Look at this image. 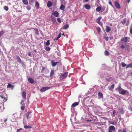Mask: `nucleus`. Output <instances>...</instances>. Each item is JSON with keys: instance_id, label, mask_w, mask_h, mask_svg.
I'll list each match as a JSON object with an SVG mask.
<instances>
[{"instance_id": "obj_53", "label": "nucleus", "mask_w": 132, "mask_h": 132, "mask_svg": "<svg viewBox=\"0 0 132 132\" xmlns=\"http://www.w3.org/2000/svg\"><path fill=\"white\" fill-rule=\"evenodd\" d=\"M31 55V54L30 53H29L28 54V55L29 56H30Z\"/></svg>"}, {"instance_id": "obj_33", "label": "nucleus", "mask_w": 132, "mask_h": 132, "mask_svg": "<svg viewBox=\"0 0 132 132\" xmlns=\"http://www.w3.org/2000/svg\"><path fill=\"white\" fill-rule=\"evenodd\" d=\"M98 95L100 96V97H103V95L100 92H99L98 93Z\"/></svg>"}, {"instance_id": "obj_43", "label": "nucleus", "mask_w": 132, "mask_h": 132, "mask_svg": "<svg viewBox=\"0 0 132 132\" xmlns=\"http://www.w3.org/2000/svg\"><path fill=\"white\" fill-rule=\"evenodd\" d=\"M115 112L114 111H113V114L111 115L112 117H114L115 116V115L114 114Z\"/></svg>"}, {"instance_id": "obj_11", "label": "nucleus", "mask_w": 132, "mask_h": 132, "mask_svg": "<svg viewBox=\"0 0 132 132\" xmlns=\"http://www.w3.org/2000/svg\"><path fill=\"white\" fill-rule=\"evenodd\" d=\"M53 15L56 17H57L59 14L56 11H55L53 13Z\"/></svg>"}, {"instance_id": "obj_54", "label": "nucleus", "mask_w": 132, "mask_h": 132, "mask_svg": "<svg viewBox=\"0 0 132 132\" xmlns=\"http://www.w3.org/2000/svg\"><path fill=\"white\" fill-rule=\"evenodd\" d=\"M58 39L57 38V37L56 38H55L54 39V40H57Z\"/></svg>"}, {"instance_id": "obj_61", "label": "nucleus", "mask_w": 132, "mask_h": 132, "mask_svg": "<svg viewBox=\"0 0 132 132\" xmlns=\"http://www.w3.org/2000/svg\"><path fill=\"white\" fill-rule=\"evenodd\" d=\"M58 39H59L60 37H59L58 36V37H57Z\"/></svg>"}, {"instance_id": "obj_25", "label": "nucleus", "mask_w": 132, "mask_h": 132, "mask_svg": "<svg viewBox=\"0 0 132 132\" xmlns=\"http://www.w3.org/2000/svg\"><path fill=\"white\" fill-rule=\"evenodd\" d=\"M104 54L106 56H108L109 55V52L106 50L104 52Z\"/></svg>"}, {"instance_id": "obj_52", "label": "nucleus", "mask_w": 132, "mask_h": 132, "mask_svg": "<svg viewBox=\"0 0 132 132\" xmlns=\"http://www.w3.org/2000/svg\"><path fill=\"white\" fill-rule=\"evenodd\" d=\"M126 1L128 2V3H129L130 2V0H126Z\"/></svg>"}, {"instance_id": "obj_40", "label": "nucleus", "mask_w": 132, "mask_h": 132, "mask_svg": "<svg viewBox=\"0 0 132 132\" xmlns=\"http://www.w3.org/2000/svg\"><path fill=\"white\" fill-rule=\"evenodd\" d=\"M97 31L98 32L100 33L101 31V29L100 28H97Z\"/></svg>"}, {"instance_id": "obj_20", "label": "nucleus", "mask_w": 132, "mask_h": 132, "mask_svg": "<svg viewBox=\"0 0 132 132\" xmlns=\"http://www.w3.org/2000/svg\"><path fill=\"white\" fill-rule=\"evenodd\" d=\"M101 9V8L100 6L97 7L96 9V11L99 12Z\"/></svg>"}, {"instance_id": "obj_22", "label": "nucleus", "mask_w": 132, "mask_h": 132, "mask_svg": "<svg viewBox=\"0 0 132 132\" xmlns=\"http://www.w3.org/2000/svg\"><path fill=\"white\" fill-rule=\"evenodd\" d=\"M60 8L62 10H63L65 8V7L63 5H61L60 6Z\"/></svg>"}, {"instance_id": "obj_24", "label": "nucleus", "mask_w": 132, "mask_h": 132, "mask_svg": "<svg viewBox=\"0 0 132 132\" xmlns=\"http://www.w3.org/2000/svg\"><path fill=\"white\" fill-rule=\"evenodd\" d=\"M52 20L53 22H55L56 21V18L54 16H52Z\"/></svg>"}, {"instance_id": "obj_57", "label": "nucleus", "mask_w": 132, "mask_h": 132, "mask_svg": "<svg viewBox=\"0 0 132 132\" xmlns=\"http://www.w3.org/2000/svg\"><path fill=\"white\" fill-rule=\"evenodd\" d=\"M105 9V7H104V8H103V9H102V11H103Z\"/></svg>"}, {"instance_id": "obj_14", "label": "nucleus", "mask_w": 132, "mask_h": 132, "mask_svg": "<svg viewBox=\"0 0 132 132\" xmlns=\"http://www.w3.org/2000/svg\"><path fill=\"white\" fill-rule=\"evenodd\" d=\"M51 62L52 65L53 67H55L57 63H58V62H53L52 61H51Z\"/></svg>"}, {"instance_id": "obj_8", "label": "nucleus", "mask_w": 132, "mask_h": 132, "mask_svg": "<svg viewBox=\"0 0 132 132\" xmlns=\"http://www.w3.org/2000/svg\"><path fill=\"white\" fill-rule=\"evenodd\" d=\"M115 130L114 127L113 126H111L109 127V130L110 131H114Z\"/></svg>"}, {"instance_id": "obj_46", "label": "nucleus", "mask_w": 132, "mask_h": 132, "mask_svg": "<svg viewBox=\"0 0 132 132\" xmlns=\"http://www.w3.org/2000/svg\"><path fill=\"white\" fill-rule=\"evenodd\" d=\"M126 130L127 129L126 128H124L122 131V132H126Z\"/></svg>"}, {"instance_id": "obj_38", "label": "nucleus", "mask_w": 132, "mask_h": 132, "mask_svg": "<svg viewBox=\"0 0 132 132\" xmlns=\"http://www.w3.org/2000/svg\"><path fill=\"white\" fill-rule=\"evenodd\" d=\"M102 17H99L97 19V21L99 22L100 20L101 19Z\"/></svg>"}, {"instance_id": "obj_21", "label": "nucleus", "mask_w": 132, "mask_h": 132, "mask_svg": "<svg viewBox=\"0 0 132 132\" xmlns=\"http://www.w3.org/2000/svg\"><path fill=\"white\" fill-rule=\"evenodd\" d=\"M54 74V72L53 70H52L50 73V76L51 77H52Z\"/></svg>"}, {"instance_id": "obj_58", "label": "nucleus", "mask_w": 132, "mask_h": 132, "mask_svg": "<svg viewBox=\"0 0 132 132\" xmlns=\"http://www.w3.org/2000/svg\"><path fill=\"white\" fill-rule=\"evenodd\" d=\"M97 22L99 24H100V22H99L98 21H97Z\"/></svg>"}, {"instance_id": "obj_4", "label": "nucleus", "mask_w": 132, "mask_h": 132, "mask_svg": "<svg viewBox=\"0 0 132 132\" xmlns=\"http://www.w3.org/2000/svg\"><path fill=\"white\" fill-rule=\"evenodd\" d=\"M50 88V87H42L40 90V91L42 92H44Z\"/></svg>"}, {"instance_id": "obj_6", "label": "nucleus", "mask_w": 132, "mask_h": 132, "mask_svg": "<svg viewBox=\"0 0 132 132\" xmlns=\"http://www.w3.org/2000/svg\"><path fill=\"white\" fill-rule=\"evenodd\" d=\"M28 81L31 84L33 83L34 81V80L32 78L29 77L28 79Z\"/></svg>"}, {"instance_id": "obj_27", "label": "nucleus", "mask_w": 132, "mask_h": 132, "mask_svg": "<svg viewBox=\"0 0 132 132\" xmlns=\"http://www.w3.org/2000/svg\"><path fill=\"white\" fill-rule=\"evenodd\" d=\"M130 34H132V24L130 27Z\"/></svg>"}, {"instance_id": "obj_55", "label": "nucleus", "mask_w": 132, "mask_h": 132, "mask_svg": "<svg viewBox=\"0 0 132 132\" xmlns=\"http://www.w3.org/2000/svg\"><path fill=\"white\" fill-rule=\"evenodd\" d=\"M121 131V129H119V130L118 131V132H120V131Z\"/></svg>"}, {"instance_id": "obj_28", "label": "nucleus", "mask_w": 132, "mask_h": 132, "mask_svg": "<svg viewBox=\"0 0 132 132\" xmlns=\"http://www.w3.org/2000/svg\"><path fill=\"white\" fill-rule=\"evenodd\" d=\"M13 87H14L13 86H12L11 84H9H9H8V85H7V87H9L10 88L12 87V88Z\"/></svg>"}, {"instance_id": "obj_29", "label": "nucleus", "mask_w": 132, "mask_h": 132, "mask_svg": "<svg viewBox=\"0 0 132 132\" xmlns=\"http://www.w3.org/2000/svg\"><path fill=\"white\" fill-rule=\"evenodd\" d=\"M4 9L6 11H7L8 10L9 8L7 6H5L4 7Z\"/></svg>"}, {"instance_id": "obj_26", "label": "nucleus", "mask_w": 132, "mask_h": 132, "mask_svg": "<svg viewBox=\"0 0 132 132\" xmlns=\"http://www.w3.org/2000/svg\"><path fill=\"white\" fill-rule=\"evenodd\" d=\"M105 40L106 41H108L109 39V37H106L105 36V35H104L103 36Z\"/></svg>"}, {"instance_id": "obj_15", "label": "nucleus", "mask_w": 132, "mask_h": 132, "mask_svg": "<svg viewBox=\"0 0 132 132\" xmlns=\"http://www.w3.org/2000/svg\"><path fill=\"white\" fill-rule=\"evenodd\" d=\"M23 3L25 5H27L28 3L27 0H22Z\"/></svg>"}, {"instance_id": "obj_42", "label": "nucleus", "mask_w": 132, "mask_h": 132, "mask_svg": "<svg viewBox=\"0 0 132 132\" xmlns=\"http://www.w3.org/2000/svg\"><path fill=\"white\" fill-rule=\"evenodd\" d=\"M119 111L121 113H123V112H122L123 111V110L122 109V108L119 109Z\"/></svg>"}, {"instance_id": "obj_60", "label": "nucleus", "mask_w": 132, "mask_h": 132, "mask_svg": "<svg viewBox=\"0 0 132 132\" xmlns=\"http://www.w3.org/2000/svg\"><path fill=\"white\" fill-rule=\"evenodd\" d=\"M109 132H112V131H110V130H109Z\"/></svg>"}, {"instance_id": "obj_12", "label": "nucleus", "mask_w": 132, "mask_h": 132, "mask_svg": "<svg viewBox=\"0 0 132 132\" xmlns=\"http://www.w3.org/2000/svg\"><path fill=\"white\" fill-rule=\"evenodd\" d=\"M85 7L86 9L87 10H89L90 8V6L88 4L85 5Z\"/></svg>"}, {"instance_id": "obj_34", "label": "nucleus", "mask_w": 132, "mask_h": 132, "mask_svg": "<svg viewBox=\"0 0 132 132\" xmlns=\"http://www.w3.org/2000/svg\"><path fill=\"white\" fill-rule=\"evenodd\" d=\"M35 5L37 7L39 6V5L38 3L36 1L35 2Z\"/></svg>"}, {"instance_id": "obj_48", "label": "nucleus", "mask_w": 132, "mask_h": 132, "mask_svg": "<svg viewBox=\"0 0 132 132\" xmlns=\"http://www.w3.org/2000/svg\"><path fill=\"white\" fill-rule=\"evenodd\" d=\"M1 96L2 98L4 99H5V98L3 96Z\"/></svg>"}, {"instance_id": "obj_30", "label": "nucleus", "mask_w": 132, "mask_h": 132, "mask_svg": "<svg viewBox=\"0 0 132 132\" xmlns=\"http://www.w3.org/2000/svg\"><path fill=\"white\" fill-rule=\"evenodd\" d=\"M50 48L49 47H47L45 48V50L47 51H49L50 50Z\"/></svg>"}, {"instance_id": "obj_32", "label": "nucleus", "mask_w": 132, "mask_h": 132, "mask_svg": "<svg viewBox=\"0 0 132 132\" xmlns=\"http://www.w3.org/2000/svg\"><path fill=\"white\" fill-rule=\"evenodd\" d=\"M50 40H48L47 41V42L46 43V45H50Z\"/></svg>"}, {"instance_id": "obj_3", "label": "nucleus", "mask_w": 132, "mask_h": 132, "mask_svg": "<svg viewBox=\"0 0 132 132\" xmlns=\"http://www.w3.org/2000/svg\"><path fill=\"white\" fill-rule=\"evenodd\" d=\"M68 74V72H66L63 74H61L60 77V78L61 79H65L67 76Z\"/></svg>"}, {"instance_id": "obj_23", "label": "nucleus", "mask_w": 132, "mask_h": 132, "mask_svg": "<svg viewBox=\"0 0 132 132\" xmlns=\"http://www.w3.org/2000/svg\"><path fill=\"white\" fill-rule=\"evenodd\" d=\"M17 60H18V62L19 63H20L21 62V60L19 56H17Z\"/></svg>"}, {"instance_id": "obj_13", "label": "nucleus", "mask_w": 132, "mask_h": 132, "mask_svg": "<svg viewBox=\"0 0 132 132\" xmlns=\"http://www.w3.org/2000/svg\"><path fill=\"white\" fill-rule=\"evenodd\" d=\"M79 104V103L78 102H76L73 103L72 105V107H75L77 105H78Z\"/></svg>"}, {"instance_id": "obj_5", "label": "nucleus", "mask_w": 132, "mask_h": 132, "mask_svg": "<svg viewBox=\"0 0 132 132\" xmlns=\"http://www.w3.org/2000/svg\"><path fill=\"white\" fill-rule=\"evenodd\" d=\"M115 6L117 8L119 9L120 8V5L119 3L117 2H115Z\"/></svg>"}, {"instance_id": "obj_31", "label": "nucleus", "mask_w": 132, "mask_h": 132, "mask_svg": "<svg viewBox=\"0 0 132 132\" xmlns=\"http://www.w3.org/2000/svg\"><path fill=\"white\" fill-rule=\"evenodd\" d=\"M24 128L26 129H27L29 128H31V126H28L26 125H25L24 126Z\"/></svg>"}, {"instance_id": "obj_18", "label": "nucleus", "mask_w": 132, "mask_h": 132, "mask_svg": "<svg viewBox=\"0 0 132 132\" xmlns=\"http://www.w3.org/2000/svg\"><path fill=\"white\" fill-rule=\"evenodd\" d=\"M126 68H132V63L127 65Z\"/></svg>"}, {"instance_id": "obj_47", "label": "nucleus", "mask_w": 132, "mask_h": 132, "mask_svg": "<svg viewBox=\"0 0 132 132\" xmlns=\"http://www.w3.org/2000/svg\"><path fill=\"white\" fill-rule=\"evenodd\" d=\"M21 108L22 110H23L24 109V107L23 106H21Z\"/></svg>"}, {"instance_id": "obj_63", "label": "nucleus", "mask_w": 132, "mask_h": 132, "mask_svg": "<svg viewBox=\"0 0 132 132\" xmlns=\"http://www.w3.org/2000/svg\"><path fill=\"white\" fill-rule=\"evenodd\" d=\"M84 2H84V1H83V3H84Z\"/></svg>"}, {"instance_id": "obj_7", "label": "nucleus", "mask_w": 132, "mask_h": 132, "mask_svg": "<svg viewBox=\"0 0 132 132\" xmlns=\"http://www.w3.org/2000/svg\"><path fill=\"white\" fill-rule=\"evenodd\" d=\"M114 84H113L111 85L110 86H109L108 87L109 90H112L114 88Z\"/></svg>"}, {"instance_id": "obj_44", "label": "nucleus", "mask_w": 132, "mask_h": 132, "mask_svg": "<svg viewBox=\"0 0 132 132\" xmlns=\"http://www.w3.org/2000/svg\"><path fill=\"white\" fill-rule=\"evenodd\" d=\"M22 128H20V129H18L17 130V131H16V132H20V131L22 130Z\"/></svg>"}, {"instance_id": "obj_41", "label": "nucleus", "mask_w": 132, "mask_h": 132, "mask_svg": "<svg viewBox=\"0 0 132 132\" xmlns=\"http://www.w3.org/2000/svg\"><path fill=\"white\" fill-rule=\"evenodd\" d=\"M126 19H124L123 22H122V23L123 24H125V23H126Z\"/></svg>"}, {"instance_id": "obj_35", "label": "nucleus", "mask_w": 132, "mask_h": 132, "mask_svg": "<svg viewBox=\"0 0 132 132\" xmlns=\"http://www.w3.org/2000/svg\"><path fill=\"white\" fill-rule=\"evenodd\" d=\"M121 65L123 67H125L126 65L125 63L122 62L121 63Z\"/></svg>"}, {"instance_id": "obj_59", "label": "nucleus", "mask_w": 132, "mask_h": 132, "mask_svg": "<svg viewBox=\"0 0 132 132\" xmlns=\"http://www.w3.org/2000/svg\"><path fill=\"white\" fill-rule=\"evenodd\" d=\"M119 119L120 120H121V118H119Z\"/></svg>"}, {"instance_id": "obj_1", "label": "nucleus", "mask_w": 132, "mask_h": 132, "mask_svg": "<svg viewBox=\"0 0 132 132\" xmlns=\"http://www.w3.org/2000/svg\"><path fill=\"white\" fill-rule=\"evenodd\" d=\"M119 93L122 95H128L129 94V92L127 90H124L121 88L120 86L117 89Z\"/></svg>"}, {"instance_id": "obj_37", "label": "nucleus", "mask_w": 132, "mask_h": 132, "mask_svg": "<svg viewBox=\"0 0 132 132\" xmlns=\"http://www.w3.org/2000/svg\"><path fill=\"white\" fill-rule=\"evenodd\" d=\"M27 9L28 10H30L31 9V7L29 5H27L26 7Z\"/></svg>"}, {"instance_id": "obj_45", "label": "nucleus", "mask_w": 132, "mask_h": 132, "mask_svg": "<svg viewBox=\"0 0 132 132\" xmlns=\"http://www.w3.org/2000/svg\"><path fill=\"white\" fill-rule=\"evenodd\" d=\"M109 4L110 5H111L112 7H113V6L112 4V2L111 1H109Z\"/></svg>"}, {"instance_id": "obj_50", "label": "nucleus", "mask_w": 132, "mask_h": 132, "mask_svg": "<svg viewBox=\"0 0 132 132\" xmlns=\"http://www.w3.org/2000/svg\"><path fill=\"white\" fill-rule=\"evenodd\" d=\"M58 36L59 37H60L61 36V34H59L58 35Z\"/></svg>"}, {"instance_id": "obj_62", "label": "nucleus", "mask_w": 132, "mask_h": 132, "mask_svg": "<svg viewBox=\"0 0 132 132\" xmlns=\"http://www.w3.org/2000/svg\"><path fill=\"white\" fill-rule=\"evenodd\" d=\"M110 38L111 39H112V38H111V37H110Z\"/></svg>"}, {"instance_id": "obj_16", "label": "nucleus", "mask_w": 132, "mask_h": 132, "mask_svg": "<svg viewBox=\"0 0 132 132\" xmlns=\"http://www.w3.org/2000/svg\"><path fill=\"white\" fill-rule=\"evenodd\" d=\"M52 5V3L50 1L48 2L47 4V6L48 7H50Z\"/></svg>"}, {"instance_id": "obj_39", "label": "nucleus", "mask_w": 132, "mask_h": 132, "mask_svg": "<svg viewBox=\"0 0 132 132\" xmlns=\"http://www.w3.org/2000/svg\"><path fill=\"white\" fill-rule=\"evenodd\" d=\"M30 113H27V118H29L30 117L29 116V114Z\"/></svg>"}, {"instance_id": "obj_17", "label": "nucleus", "mask_w": 132, "mask_h": 132, "mask_svg": "<svg viewBox=\"0 0 132 132\" xmlns=\"http://www.w3.org/2000/svg\"><path fill=\"white\" fill-rule=\"evenodd\" d=\"M69 26L68 24H67L66 25H64L63 27V29H66L68 28L69 27Z\"/></svg>"}, {"instance_id": "obj_56", "label": "nucleus", "mask_w": 132, "mask_h": 132, "mask_svg": "<svg viewBox=\"0 0 132 132\" xmlns=\"http://www.w3.org/2000/svg\"><path fill=\"white\" fill-rule=\"evenodd\" d=\"M7 121V119H6L4 120V122H5Z\"/></svg>"}, {"instance_id": "obj_9", "label": "nucleus", "mask_w": 132, "mask_h": 132, "mask_svg": "<svg viewBox=\"0 0 132 132\" xmlns=\"http://www.w3.org/2000/svg\"><path fill=\"white\" fill-rule=\"evenodd\" d=\"M22 96L23 97V98L25 100L26 99V93L24 92H23L22 94Z\"/></svg>"}, {"instance_id": "obj_2", "label": "nucleus", "mask_w": 132, "mask_h": 132, "mask_svg": "<svg viewBox=\"0 0 132 132\" xmlns=\"http://www.w3.org/2000/svg\"><path fill=\"white\" fill-rule=\"evenodd\" d=\"M130 38L129 37H125L122 38L121 39V41L122 42H125V43L129 42L130 40Z\"/></svg>"}, {"instance_id": "obj_49", "label": "nucleus", "mask_w": 132, "mask_h": 132, "mask_svg": "<svg viewBox=\"0 0 132 132\" xmlns=\"http://www.w3.org/2000/svg\"><path fill=\"white\" fill-rule=\"evenodd\" d=\"M111 123V124H112L113 125H115V123H114V122H112V123Z\"/></svg>"}, {"instance_id": "obj_51", "label": "nucleus", "mask_w": 132, "mask_h": 132, "mask_svg": "<svg viewBox=\"0 0 132 132\" xmlns=\"http://www.w3.org/2000/svg\"><path fill=\"white\" fill-rule=\"evenodd\" d=\"M24 101L23 100H22L21 101V103L22 104L23 102Z\"/></svg>"}, {"instance_id": "obj_10", "label": "nucleus", "mask_w": 132, "mask_h": 132, "mask_svg": "<svg viewBox=\"0 0 132 132\" xmlns=\"http://www.w3.org/2000/svg\"><path fill=\"white\" fill-rule=\"evenodd\" d=\"M106 31L107 32H108L110 31L111 30V28L109 26H107L106 27V29H105Z\"/></svg>"}, {"instance_id": "obj_19", "label": "nucleus", "mask_w": 132, "mask_h": 132, "mask_svg": "<svg viewBox=\"0 0 132 132\" xmlns=\"http://www.w3.org/2000/svg\"><path fill=\"white\" fill-rule=\"evenodd\" d=\"M125 46H126V47H128V45H126V46H124L123 45H122L120 46V47L122 49H124L125 48Z\"/></svg>"}, {"instance_id": "obj_36", "label": "nucleus", "mask_w": 132, "mask_h": 132, "mask_svg": "<svg viewBox=\"0 0 132 132\" xmlns=\"http://www.w3.org/2000/svg\"><path fill=\"white\" fill-rule=\"evenodd\" d=\"M57 20L60 23L61 22V20L60 18H58L57 19Z\"/></svg>"}]
</instances>
